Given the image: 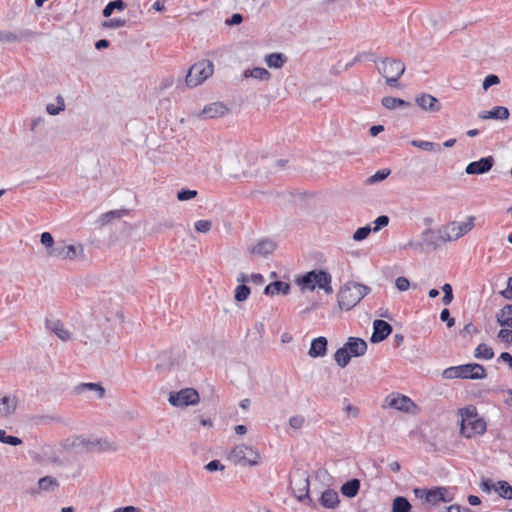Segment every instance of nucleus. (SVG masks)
<instances>
[{"label": "nucleus", "mask_w": 512, "mask_h": 512, "mask_svg": "<svg viewBox=\"0 0 512 512\" xmlns=\"http://www.w3.org/2000/svg\"><path fill=\"white\" fill-rule=\"evenodd\" d=\"M475 220L474 216H467L463 222L452 221L448 223L443 229L442 240L445 242L455 241L468 234L474 228Z\"/></svg>", "instance_id": "nucleus-6"}, {"label": "nucleus", "mask_w": 512, "mask_h": 512, "mask_svg": "<svg viewBox=\"0 0 512 512\" xmlns=\"http://www.w3.org/2000/svg\"><path fill=\"white\" fill-rule=\"evenodd\" d=\"M194 227L197 232L207 233L212 228V222L210 220H198L195 222Z\"/></svg>", "instance_id": "nucleus-48"}, {"label": "nucleus", "mask_w": 512, "mask_h": 512, "mask_svg": "<svg viewBox=\"0 0 512 512\" xmlns=\"http://www.w3.org/2000/svg\"><path fill=\"white\" fill-rule=\"evenodd\" d=\"M510 116V112L507 107L495 106L490 111H481L478 117L482 120L494 119V120H507Z\"/></svg>", "instance_id": "nucleus-18"}, {"label": "nucleus", "mask_w": 512, "mask_h": 512, "mask_svg": "<svg viewBox=\"0 0 512 512\" xmlns=\"http://www.w3.org/2000/svg\"><path fill=\"white\" fill-rule=\"evenodd\" d=\"M389 174H390V170H388V169L378 170L374 175L370 176L367 179V183L375 184L377 182H380V181L386 179L389 176Z\"/></svg>", "instance_id": "nucleus-44"}, {"label": "nucleus", "mask_w": 512, "mask_h": 512, "mask_svg": "<svg viewBox=\"0 0 512 512\" xmlns=\"http://www.w3.org/2000/svg\"><path fill=\"white\" fill-rule=\"evenodd\" d=\"M498 360L506 362L510 367L512 366V355L508 352L501 353Z\"/></svg>", "instance_id": "nucleus-64"}, {"label": "nucleus", "mask_w": 512, "mask_h": 512, "mask_svg": "<svg viewBox=\"0 0 512 512\" xmlns=\"http://www.w3.org/2000/svg\"><path fill=\"white\" fill-rule=\"evenodd\" d=\"M327 351V339L323 336L312 340L308 355L313 358L323 357Z\"/></svg>", "instance_id": "nucleus-21"}, {"label": "nucleus", "mask_w": 512, "mask_h": 512, "mask_svg": "<svg viewBox=\"0 0 512 512\" xmlns=\"http://www.w3.org/2000/svg\"><path fill=\"white\" fill-rule=\"evenodd\" d=\"M493 165L494 159L492 156L483 157L477 161L470 162L466 166L465 172L468 175H481L490 171Z\"/></svg>", "instance_id": "nucleus-11"}, {"label": "nucleus", "mask_w": 512, "mask_h": 512, "mask_svg": "<svg viewBox=\"0 0 512 512\" xmlns=\"http://www.w3.org/2000/svg\"><path fill=\"white\" fill-rule=\"evenodd\" d=\"M265 62L268 67L279 69L285 64L286 57L282 53H271L266 56Z\"/></svg>", "instance_id": "nucleus-31"}, {"label": "nucleus", "mask_w": 512, "mask_h": 512, "mask_svg": "<svg viewBox=\"0 0 512 512\" xmlns=\"http://www.w3.org/2000/svg\"><path fill=\"white\" fill-rule=\"evenodd\" d=\"M440 499H443L440 487L428 489V491L426 493V498H425V501L427 503L436 505L440 502Z\"/></svg>", "instance_id": "nucleus-39"}, {"label": "nucleus", "mask_w": 512, "mask_h": 512, "mask_svg": "<svg viewBox=\"0 0 512 512\" xmlns=\"http://www.w3.org/2000/svg\"><path fill=\"white\" fill-rule=\"evenodd\" d=\"M196 196H197V191L196 190H190V189H181L177 193V199L179 201L190 200V199L195 198Z\"/></svg>", "instance_id": "nucleus-49"}, {"label": "nucleus", "mask_w": 512, "mask_h": 512, "mask_svg": "<svg viewBox=\"0 0 512 512\" xmlns=\"http://www.w3.org/2000/svg\"><path fill=\"white\" fill-rule=\"evenodd\" d=\"M40 242L45 246L46 252L55 248L53 236L49 232H43L40 236Z\"/></svg>", "instance_id": "nucleus-46"}, {"label": "nucleus", "mask_w": 512, "mask_h": 512, "mask_svg": "<svg viewBox=\"0 0 512 512\" xmlns=\"http://www.w3.org/2000/svg\"><path fill=\"white\" fill-rule=\"evenodd\" d=\"M229 111L228 107L222 102H213L206 105L197 117L200 119H213L222 117Z\"/></svg>", "instance_id": "nucleus-12"}, {"label": "nucleus", "mask_w": 512, "mask_h": 512, "mask_svg": "<svg viewBox=\"0 0 512 512\" xmlns=\"http://www.w3.org/2000/svg\"><path fill=\"white\" fill-rule=\"evenodd\" d=\"M495 485H496V482H493L492 480L490 479H487V480H484L480 487L483 491L489 493L491 492L492 490L495 491Z\"/></svg>", "instance_id": "nucleus-60"}, {"label": "nucleus", "mask_w": 512, "mask_h": 512, "mask_svg": "<svg viewBox=\"0 0 512 512\" xmlns=\"http://www.w3.org/2000/svg\"><path fill=\"white\" fill-rule=\"evenodd\" d=\"M461 416V433L465 437L471 438L475 434H482L486 431V423L477 418L474 408H464L461 411Z\"/></svg>", "instance_id": "nucleus-4"}, {"label": "nucleus", "mask_w": 512, "mask_h": 512, "mask_svg": "<svg viewBox=\"0 0 512 512\" xmlns=\"http://www.w3.org/2000/svg\"><path fill=\"white\" fill-rule=\"evenodd\" d=\"M290 291V285L286 282L275 281L267 285L264 289V294L273 296L275 294L287 295Z\"/></svg>", "instance_id": "nucleus-24"}, {"label": "nucleus", "mask_w": 512, "mask_h": 512, "mask_svg": "<svg viewBox=\"0 0 512 512\" xmlns=\"http://www.w3.org/2000/svg\"><path fill=\"white\" fill-rule=\"evenodd\" d=\"M57 106L54 105L53 103H49L46 105V111L48 114L50 115H58L61 111H63L65 109V104H64V99L62 96L58 95L57 98Z\"/></svg>", "instance_id": "nucleus-40"}, {"label": "nucleus", "mask_w": 512, "mask_h": 512, "mask_svg": "<svg viewBox=\"0 0 512 512\" xmlns=\"http://www.w3.org/2000/svg\"><path fill=\"white\" fill-rule=\"evenodd\" d=\"M270 76H271L270 72L262 67H255L253 69H247L244 72L245 78L252 77L254 79H258V80H262V81L269 80Z\"/></svg>", "instance_id": "nucleus-32"}, {"label": "nucleus", "mask_w": 512, "mask_h": 512, "mask_svg": "<svg viewBox=\"0 0 512 512\" xmlns=\"http://www.w3.org/2000/svg\"><path fill=\"white\" fill-rule=\"evenodd\" d=\"M412 505L407 498L397 496L392 502V512H411Z\"/></svg>", "instance_id": "nucleus-33"}, {"label": "nucleus", "mask_w": 512, "mask_h": 512, "mask_svg": "<svg viewBox=\"0 0 512 512\" xmlns=\"http://www.w3.org/2000/svg\"><path fill=\"white\" fill-rule=\"evenodd\" d=\"M501 295L508 300L512 299V277H509L507 280V287L505 290L501 291Z\"/></svg>", "instance_id": "nucleus-59"}, {"label": "nucleus", "mask_w": 512, "mask_h": 512, "mask_svg": "<svg viewBox=\"0 0 512 512\" xmlns=\"http://www.w3.org/2000/svg\"><path fill=\"white\" fill-rule=\"evenodd\" d=\"M395 286L399 291H407L410 287V282L406 277L400 276L395 280Z\"/></svg>", "instance_id": "nucleus-53"}, {"label": "nucleus", "mask_w": 512, "mask_h": 512, "mask_svg": "<svg viewBox=\"0 0 512 512\" xmlns=\"http://www.w3.org/2000/svg\"><path fill=\"white\" fill-rule=\"evenodd\" d=\"M442 375L445 379L462 378L478 380L486 378L487 374L485 368L481 364L468 363L464 365L448 367L443 371Z\"/></svg>", "instance_id": "nucleus-2"}, {"label": "nucleus", "mask_w": 512, "mask_h": 512, "mask_svg": "<svg viewBox=\"0 0 512 512\" xmlns=\"http://www.w3.org/2000/svg\"><path fill=\"white\" fill-rule=\"evenodd\" d=\"M415 102L422 110L430 113H437L442 108V105L437 98L426 93L417 96Z\"/></svg>", "instance_id": "nucleus-13"}, {"label": "nucleus", "mask_w": 512, "mask_h": 512, "mask_svg": "<svg viewBox=\"0 0 512 512\" xmlns=\"http://www.w3.org/2000/svg\"><path fill=\"white\" fill-rule=\"evenodd\" d=\"M447 512H474L467 507H461L460 505L453 504L447 508Z\"/></svg>", "instance_id": "nucleus-62"}, {"label": "nucleus", "mask_w": 512, "mask_h": 512, "mask_svg": "<svg viewBox=\"0 0 512 512\" xmlns=\"http://www.w3.org/2000/svg\"><path fill=\"white\" fill-rule=\"evenodd\" d=\"M410 144L414 147L429 152H440L442 150L440 144L430 141L412 140Z\"/></svg>", "instance_id": "nucleus-35"}, {"label": "nucleus", "mask_w": 512, "mask_h": 512, "mask_svg": "<svg viewBox=\"0 0 512 512\" xmlns=\"http://www.w3.org/2000/svg\"><path fill=\"white\" fill-rule=\"evenodd\" d=\"M0 442L11 446H18L22 443V440L18 437L7 435L5 430H0Z\"/></svg>", "instance_id": "nucleus-43"}, {"label": "nucleus", "mask_w": 512, "mask_h": 512, "mask_svg": "<svg viewBox=\"0 0 512 512\" xmlns=\"http://www.w3.org/2000/svg\"><path fill=\"white\" fill-rule=\"evenodd\" d=\"M20 41V37L10 31H0V42H16Z\"/></svg>", "instance_id": "nucleus-51"}, {"label": "nucleus", "mask_w": 512, "mask_h": 512, "mask_svg": "<svg viewBox=\"0 0 512 512\" xmlns=\"http://www.w3.org/2000/svg\"><path fill=\"white\" fill-rule=\"evenodd\" d=\"M474 357L477 359L490 360L494 357V352L487 344L481 343L476 347Z\"/></svg>", "instance_id": "nucleus-36"}, {"label": "nucleus", "mask_w": 512, "mask_h": 512, "mask_svg": "<svg viewBox=\"0 0 512 512\" xmlns=\"http://www.w3.org/2000/svg\"><path fill=\"white\" fill-rule=\"evenodd\" d=\"M18 401L15 396H0V416L8 417L16 410Z\"/></svg>", "instance_id": "nucleus-22"}, {"label": "nucleus", "mask_w": 512, "mask_h": 512, "mask_svg": "<svg viewBox=\"0 0 512 512\" xmlns=\"http://www.w3.org/2000/svg\"><path fill=\"white\" fill-rule=\"evenodd\" d=\"M169 403L176 407L195 405L199 402V394L193 388H185L169 395Z\"/></svg>", "instance_id": "nucleus-9"}, {"label": "nucleus", "mask_w": 512, "mask_h": 512, "mask_svg": "<svg viewBox=\"0 0 512 512\" xmlns=\"http://www.w3.org/2000/svg\"><path fill=\"white\" fill-rule=\"evenodd\" d=\"M370 291L371 288L366 285L357 282H347L340 288L337 294L338 306L342 310H350L369 294Z\"/></svg>", "instance_id": "nucleus-1"}, {"label": "nucleus", "mask_w": 512, "mask_h": 512, "mask_svg": "<svg viewBox=\"0 0 512 512\" xmlns=\"http://www.w3.org/2000/svg\"><path fill=\"white\" fill-rule=\"evenodd\" d=\"M305 423V419L301 415L292 416L289 419V425L294 429H300Z\"/></svg>", "instance_id": "nucleus-54"}, {"label": "nucleus", "mask_w": 512, "mask_h": 512, "mask_svg": "<svg viewBox=\"0 0 512 512\" xmlns=\"http://www.w3.org/2000/svg\"><path fill=\"white\" fill-rule=\"evenodd\" d=\"M440 319L443 321V322H446L447 323V326L450 328L452 326H454L455 324V319L452 318L450 316V312L447 308L443 309L440 313Z\"/></svg>", "instance_id": "nucleus-55"}, {"label": "nucleus", "mask_w": 512, "mask_h": 512, "mask_svg": "<svg viewBox=\"0 0 512 512\" xmlns=\"http://www.w3.org/2000/svg\"><path fill=\"white\" fill-rule=\"evenodd\" d=\"M497 322L501 326H507L509 328H512V305H506L504 306L498 313H497Z\"/></svg>", "instance_id": "nucleus-28"}, {"label": "nucleus", "mask_w": 512, "mask_h": 512, "mask_svg": "<svg viewBox=\"0 0 512 512\" xmlns=\"http://www.w3.org/2000/svg\"><path fill=\"white\" fill-rule=\"evenodd\" d=\"M214 71L213 63L209 60H202L191 66L185 82L189 87H196L212 76Z\"/></svg>", "instance_id": "nucleus-5"}, {"label": "nucleus", "mask_w": 512, "mask_h": 512, "mask_svg": "<svg viewBox=\"0 0 512 512\" xmlns=\"http://www.w3.org/2000/svg\"><path fill=\"white\" fill-rule=\"evenodd\" d=\"M58 486L59 483L57 479L52 476L42 477L38 481V487L43 491H54Z\"/></svg>", "instance_id": "nucleus-37"}, {"label": "nucleus", "mask_w": 512, "mask_h": 512, "mask_svg": "<svg viewBox=\"0 0 512 512\" xmlns=\"http://www.w3.org/2000/svg\"><path fill=\"white\" fill-rule=\"evenodd\" d=\"M46 328L57 335L62 341H68L71 339V333L59 320L46 319Z\"/></svg>", "instance_id": "nucleus-16"}, {"label": "nucleus", "mask_w": 512, "mask_h": 512, "mask_svg": "<svg viewBox=\"0 0 512 512\" xmlns=\"http://www.w3.org/2000/svg\"><path fill=\"white\" fill-rule=\"evenodd\" d=\"M495 492L503 499H512V486L507 481H497L495 485Z\"/></svg>", "instance_id": "nucleus-34"}, {"label": "nucleus", "mask_w": 512, "mask_h": 512, "mask_svg": "<svg viewBox=\"0 0 512 512\" xmlns=\"http://www.w3.org/2000/svg\"><path fill=\"white\" fill-rule=\"evenodd\" d=\"M276 249V243L270 239H262L257 244L249 248L250 253L265 257Z\"/></svg>", "instance_id": "nucleus-17"}, {"label": "nucleus", "mask_w": 512, "mask_h": 512, "mask_svg": "<svg viewBox=\"0 0 512 512\" xmlns=\"http://www.w3.org/2000/svg\"><path fill=\"white\" fill-rule=\"evenodd\" d=\"M315 279H316V270H312V271L307 272L302 277L298 278L296 280V282L301 287V289H303V290L307 289V290L313 291L316 288Z\"/></svg>", "instance_id": "nucleus-26"}, {"label": "nucleus", "mask_w": 512, "mask_h": 512, "mask_svg": "<svg viewBox=\"0 0 512 512\" xmlns=\"http://www.w3.org/2000/svg\"><path fill=\"white\" fill-rule=\"evenodd\" d=\"M378 72L391 87H398V80L405 72V65L397 59L385 58L377 65Z\"/></svg>", "instance_id": "nucleus-3"}, {"label": "nucleus", "mask_w": 512, "mask_h": 512, "mask_svg": "<svg viewBox=\"0 0 512 512\" xmlns=\"http://www.w3.org/2000/svg\"><path fill=\"white\" fill-rule=\"evenodd\" d=\"M360 489V481L356 478L344 483L341 487V493L349 498L355 497Z\"/></svg>", "instance_id": "nucleus-27"}, {"label": "nucleus", "mask_w": 512, "mask_h": 512, "mask_svg": "<svg viewBox=\"0 0 512 512\" xmlns=\"http://www.w3.org/2000/svg\"><path fill=\"white\" fill-rule=\"evenodd\" d=\"M381 102H382V105L386 109H389V110H393V109H395L397 107L407 108V107L411 106L410 102H407V101H405L403 99H400V98L391 97V96H387V97L382 98Z\"/></svg>", "instance_id": "nucleus-29"}, {"label": "nucleus", "mask_w": 512, "mask_h": 512, "mask_svg": "<svg viewBox=\"0 0 512 512\" xmlns=\"http://www.w3.org/2000/svg\"><path fill=\"white\" fill-rule=\"evenodd\" d=\"M225 466L221 464L219 460H212L208 464H206L205 469L214 472L217 470H224Z\"/></svg>", "instance_id": "nucleus-57"}, {"label": "nucleus", "mask_w": 512, "mask_h": 512, "mask_svg": "<svg viewBox=\"0 0 512 512\" xmlns=\"http://www.w3.org/2000/svg\"><path fill=\"white\" fill-rule=\"evenodd\" d=\"M320 503L325 508H335L339 503L338 493L332 489L325 490L320 497Z\"/></svg>", "instance_id": "nucleus-25"}, {"label": "nucleus", "mask_w": 512, "mask_h": 512, "mask_svg": "<svg viewBox=\"0 0 512 512\" xmlns=\"http://www.w3.org/2000/svg\"><path fill=\"white\" fill-rule=\"evenodd\" d=\"M500 83V79L497 75L489 74L485 77L482 87L484 90L489 89L493 85H497Z\"/></svg>", "instance_id": "nucleus-50"}, {"label": "nucleus", "mask_w": 512, "mask_h": 512, "mask_svg": "<svg viewBox=\"0 0 512 512\" xmlns=\"http://www.w3.org/2000/svg\"><path fill=\"white\" fill-rule=\"evenodd\" d=\"M344 345L352 357L363 356L367 351V343L358 337H349Z\"/></svg>", "instance_id": "nucleus-15"}, {"label": "nucleus", "mask_w": 512, "mask_h": 512, "mask_svg": "<svg viewBox=\"0 0 512 512\" xmlns=\"http://www.w3.org/2000/svg\"><path fill=\"white\" fill-rule=\"evenodd\" d=\"M392 332V326L384 320H375L373 322V333L370 341L372 343H379L385 340Z\"/></svg>", "instance_id": "nucleus-14"}, {"label": "nucleus", "mask_w": 512, "mask_h": 512, "mask_svg": "<svg viewBox=\"0 0 512 512\" xmlns=\"http://www.w3.org/2000/svg\"><path fill=\"white\" fill-rule=\"evenodd\" d=\"M72 447L76 446H86L88 451L91 452H103L109 450H115V447L107 440L104 439H96L93 441L86 440L84 438L76 437L71 445Z\"/></svg>", "instance_id": "nucleus-10"}, {"label": "nucleus", "mask_w": 512, "mask_h": 512, "mask_svg": "<svg viewBox=\"0 0 512 512\" xmlns=\"http://www.w3.org/2000/svg\"><path fill=\"white\" fill-rule=\"evenodd\" d=\"M389 223V217L386 216V215H381L379 217H377L374 221V228H373V231L377 232L379 231L381 228L383 227H386Z\"/></svg>", "instance_id": "nucleus-52"}, {"label": "nucleus", "mask_w": 512, "mask_h": 512, "mask_svg": "<svg viewBox=\"0 0 512 512\" xmlns=\"http://www.w3.org/2000/svg\"><path fill=\"white\" fill-rule=\"evenodd\" d=\"M229 459L237 465L255 466L260 461V454L251 446L240 444L231 450Z\"/></svg>", "instance_id": "nucleus-7"}, {"label": "nucleus", "mask_w": 512, "mask_h": 512, "mask_svg": "<svg viewBox=\"0 0 512 512\" xmlns=\"http://www.w3.org/2000/svg\"><path fill=\"white\" fill-rule=\"evenodd\" d=\"M372 231L371 227L369 225H366L364 227L358 228L354 234H353V240L355 241H363L366 239L370 232Z\"/></svg>", "instance_id": "nucleus-45"}, {"label": "nucleus", "mask_w": 512, "mask_h": 512, "mask_svg": "<svg viewBox=\"0 0 512 512\" xmlns=\"http://www.w3.org/2000/svg\"><path fill=\"white\" fill-rule=\"evenodd\" d=\"M125 24H126L125 20H122V19H110L108 21H105L103 23V26L104 27H108V28H119V27H123Z\"/></svg>", "instance_id": "nucleus-56"}, {"label": "nucleus", "mask_w": 512, "mask_h": 512, "mask_svg": "<svg viewBox=\"0 0 512 512\" xmlns=\"http://www.w3.org/2000/svg\"><path fill=\"white\" fill-rule=\"evenodd\" d=\"M250 294V288L245 284H240L235 289V299L238 302L245 301Z\"/></svg>", "instance_id": "nucleus-42"}, {"label": "nucleus", "mask_w": 512, "mask_h": 512, "mask_svg": "<svg viewBox=\"0 0 512 512\" xmlns=\"http://www.w3.org/2000/svg\"><path fill=\"white\" fill-rule=\"evenodd\" d=\"M351 358L352 356H350V353L348 349L345 347V345L337 349V351L334 354L335 362L341 368H345L349 364Z\"/></svg>", "instance_id": "nucleus-30"}, {"label": "nucleus", "mask_w": 512, "mask_h": 512, "mask_svg": "<svg viewBox=\"0 0 512 512\" xmlns=\"http://www.w3.org/2000/svg\"><path fill=\"white\" fill-rule=\"evenodd\" d=\"M76 390L78 393L84 390L96 391L99 399H102L105 396V389L98 383H81L76 387Z\"/></svg>", "instance_id": "nucleus-38"}, {"label": "nucleus", "mask_w": 512, "mask_h": 512, "mask_svg": "<svg viewBox=\"0 0 512 512\" xmlns=\"http://www.w3.org/2000/svg\"><path fill=\"white\" fill-rule=\"evenodd\" d=\"M250 281L253 282L256 285H261L264 282V277L262 274L259 273H253L250 276Z\"/></svg>", "instance_id": "nucleus-63"}, {"label": "nucleus", "mask_w": 512, "mask_h": 512, "mask_svg": "<svg viewBox=\"0 0 512 512\" xmlns=\"http://www.w3.org/2000/svg\"><path fill=\"white\" fill-rule=\"evenodd\" d=\"M332 277L324 270H316L315 284L319 289L324 290L325 293L331 294L333 288L331 286Z\"/></svg>", "instance_id": "nucleus-23"}, {"label": "nucleus", "mask_w": 512, "mask_h": 512, "mask_svg": "<svg viewBox=\"0 0 512 512\" xmlns=\"http://www.w3.org/2000/svg\"><path fill=\"white\" fill-rule=\"evenodd\" d=\"M443 293H444V296L442 298V302L445 304V305H449L452 300H453V290H452V286L448 283H445L442 287H441Z\"/></svg>", "instance_id": "nucleus-47"}, {"label": "nucleus", "mask_w": 512, "mask_h": 512, "mask_svg": "<svg viewBox=\"0 0 512 512\" xmlns=\"http://www.w3.org/2000/svg\"><path fill=\"white\" fill-rule=\"evenodd\" d=\"M387 401L391 408L405 412L409 411L410 406L413 405V402L409 397L400 394L390 395L387 398Z\"/></svg>", "instance_id": "nucleus-19"}, {"label": "nucleus", "mask_w": 512, "mask_h": 512, "mask_svg": "<svg viewBox=\"0 0 512 512\" xmlns=\"http://www.w3.org/2000/svg\"><path fill=\"white\" fill-rule=\"evenodd\" d=\"M243 21V17L239 13H235L231 16L230 19L226 20L228 25H238Z\"/></svg>", "instance_id": "nucleus-61"}, {"label": "nucleus", "mask_w": 512, "mask_h": 512, "mask_svg": "<svg viewBox=\"0 0 512 512\" xmlns=\"http://www.w3.org/2000/svg\"><path fill=\"white\" fill-rule=\"evenodd\" d=\"M298 486L299 493H296L295 496L298 500L303 501L305 498H309V477L302 474L294 481H290V486L293 488V485Z\"/></svg>", "instance_id": "nucleus-20"}, {"label": "nucleus", "mask_w": 512, "mask_h": 512, "mask_svg": "<svg viewBox=\"0 0 512 512\" xmlns=\"http://www.w3.org/2000/svg\"><path fill=\"white\" fill-rule=\"evenodd\" d=\"M498 337L505 342H511L512 338V328L511 329H501L498 332Z\"/></svg>", "instance_id": "nucleus-58"}, {"label": "nucleus", "mask_w": 512, "mask_h": 512, "mask_svg": "<svg viewBox=\"0 0 512 512\" xmlns=\"http://www.w3.org/2000/svg\"><path fill=\"white\" fill-rule=\"evenodd\" d=\"M47 256L60 260H76L84 258L82 245H67L65 242H58L55 248L47 251Z\"/></svg>", "instance_id": "nucleus-8"}, {"label": "nucleus", "mask_w": 512, "mask_h": 512, "mask_svg": "<svg viewBox=\"0 0 512 512\" xmlns=\"http://www.w3.org/2000/svg\"><path fill=\"white\" fill-rule=\"evenodd\" d=\"M125 6L126 4L122 0L111 1L103 9V16L109 17L115 9L123 10Z\"/></svg>", "instance_id": "nucleus-41"}]
</instances>
